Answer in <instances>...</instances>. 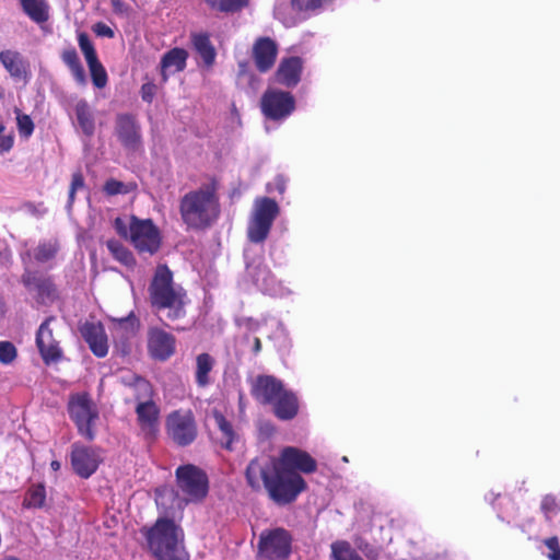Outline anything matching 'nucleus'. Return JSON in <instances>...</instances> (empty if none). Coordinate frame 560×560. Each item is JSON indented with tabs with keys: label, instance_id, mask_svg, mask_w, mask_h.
I'll use <instances>...</instances> for the list:
<instances>
[{
	"label": "nucleus",
	"instance_id": "f257e3e1",
	"mask_svg": "<svg viewBox=\"0 0 560 560\" xmlns=\"http://www.w3.org/2000/svg\"><path fill=\"white\" fill-rule=\"evenodd\" d=\"M317 470L316 460L305 451L287 446L278 457L259 456L249 462L245 470L247 485L255 491L265 490L279 506L293 503L307 488L301 474Z\"/></svg>",
	"mask_w": 560,
	"mask_h": 560
},
{
	"label": "nucleus",
	"instance_id": "f03ea898",
	"mask_svg": "<svg viewBox=\"0 0 560 560\" xmlns=\"http://www.w3.org/2000/svg\"><path fill=\"white\" fill-rule=\"evenodd\" d=\"M178 211L187 230L211 228L221 214L218 179L212 177L207 184L186 192L179 199Z\"/></svg>",
	"mask_w": 560,
	"mask_h": 560
},
{
	"label": "nucleus",
	"instance_id": "7ed1b4c3",
	"mask_svg": "<svg viewBox=\"0 0 560 560\" xmlns=\"http://www.w3.org/2000/svg\"><path fill=\"white\" fill-rule=\"evenodd\" d=\"M148 550L156 560H189L183 529L171 518L160 517L141 529Z\"/></svg>",
	"mask_w": 560,
	"mask_h": 560
},
{
	"label": "nucleus",
	"instance_id": "20e7f679",
	"mask_svg": "<svg viewBox=\"0 0 560 560\" xmlns=\"http://www.w3.org/2000/svg\"><path fill=\"white\" fill-rule=\"evenodd\" d=\"M148 291L154 310H168L167 319L176 320L185 316L186 292L182 288L174 287L173 272L166 265L156 267Z\"/></svg>",
	"mask_w": 560,
	"mask_h": 560
},
{
	"label": "nucleus",
	"instance_id": "39448f33",
	"mask_svg": "<svg viewBox=\"0 0 560 560\" xmlns=\"http://www.w3.org/2000/svg\"><path fill=\"white\" fill-rule=\"evenodd\" d=\"M70 419L75 423L78 432L88 441L95 439L94 424L98 419V410L89 393L71 395L68 402Z\"/></svg>",
	"mask_w": 560,
	"mask_h": 560
},
{
	"label": "nucleus",
	"instance_id": "423d86ee",
	"mask_svg": "<svg viewBox=\"0 0 560 560\" xmlns=\"http://www.w3.org/2000/svg\"><path fill=\"white\" fill-rule=\"evenodd\" d=\"M293 537L283 527L265 529L260 533L257 544L259 560H287L292 553Z\"/></svg>",
	"mask_w": 560,
	"mask_h": 560
},
{
	"label": "nucleus",
	"instance_id": "0eeeda50",
	"mask_svg": "<svg viewBox=\"0 0 560 560\" xmlns=\"http://www.w3.org/2000/svg\"><path fill=\"white\" fill-rule=\"evenodd\" d=\"M280 208L276 200L261 197L255 200V210L247 229V237L252 243H262L269 235Z\"/></svg>",
	"mask_w": 560,
	"mask_h": 560
},
{
	"label": "nucleus",
	"instance_id": "6e6552de",
	"mask_svg": "<svg viewBox=\"0 0 560 560\" xmlns=\"http://www.w3.org/2000/svg\"><path fill=\"white\" fill-rule=\"evenodd\" d=\"M176 483L187 502H201L209 492L207 474L192 464L182 465L175 470Z\"/></svg>",
	"mask_w": 560,
	"mask_h": 560
},
{
	"label": "nucleus",
	"instance_id": "1a4fd4ad",
	"mask_svg": "<svg viewBox=\"0 0 560 560\" xmlns=\"http://www.w3.org/2000/svg\"><path fill=\"white\" fill-rule=\"evenodd\" d=\"M165 429L172 442L180 447L192 444L198 435L196 419L190 409H177L168 413Z\"/></svg>",
	"mask_w": 560,
	"mask_h": 560
},
{
	"label": "nucleus",
	"instance_id": "9d476101",
	"mask_svg": "<svg viewBox=\"0 0 560 560\" xmlns=\"http://www.w3.org/2000/svg\"><path fill=\"white\" fill-rule=\"evenodd\" d=\"M130 242L139 254L154 255L161 247V234L151 219L130 217Z\"/></svg>",
	"mask_w": 560,
	"mask_h": 560
},
{
	"label": "nucleus",
	"instance_id": "9b49d317",
	"mask_svg": "<svg viewBox=\"0 0 560 560\" xmlns=\"http://www.w3.org/2000/svg\"><path fill=\"white\" fill-rule=\"evenodd\" d=\"M260 109L267 119L283 120L294 112L295 98L290 92L268 89L260 98Z\"/></svg>",
	"mask_w": 560,
	"mask_h": 560
},
{
	"label": "nucleus",
	"instance_id": "f8f14e48",
	"mask_svg": "<svg viewBox=\"0 0 560 560\" xmlns=\"http://www.w3.org/2000/svg\"><path fill=\"white\" fill-rule=\"evenodd\" d=\"M115 133L120 144L129 152L142 148L141 126L132 114H118L115 119Z\"/></svg>",
	"mask_w": 560,
	"mask_h": 560
},
{
	"label": "nucleus",
	"instance_id": "ddd939ff",
	"mask_svg": "<svg viewBox=\"0 0 560 560\" xmlns=\"http://www.w3.org/2000/svg\"><path fill=\"white\" fill-rule=\"evenodd\" d=\"M279 46L269 36L257 37L250 49V58L259 73L269 72L276 65Z\"/></svg>",
	"mask_w": 560,
	"mask_h": 560
},
{
	"label": "nucleus",
	"instance_id": "4468645a",
	"mask_svg": "<svg viewBox=\"0 0 560 560\" xmlns=\"http://www.w3.org/2000/svg\"><path fill=\"white\" fill-rule=\"evenodd\" d=\"M284 387V383L277 376L258 374L250 381V395L258 404L270 406Z\"/></svg>",
	"mask_w": 560,
	"mask_h": 560
},
{
	"label": "nucleus",
	"instance_id": "2eb2a0df",
	"mask_svg": "<svg viewBox=\"0 0 560 560\" xmlns=\"http://www.w3.org/2000/svg\"><path fill=\"white\" fill-rule=\"evenodd\" d=\"M135 412L141 434L147 441H154L160 431L161 410L152 399L136 405Z\"/></svg>",
	"mask_w": 560,
	"mask_h": 560
},
{
	"label": "nucleus",
	"instance_id": "dca6fc26",
	"mask_svg": "<svg viewBox=\"0 0 560 560\" xmlns=\"http://www.w3.org/2000/svg\"><path fill=\"white\" fill-rule=\"evenodd\" d=\"M102 459L92 447L73 443L71 446V465L73 471L81 478H90L98 468Z\"/></svg>",
	"mask_w": 560,
	"mask_h": 560
},
{
	"label": "nucleus",
	"instance_id": "f3484780",
	"mask_svg": "<svg viewBox=\"0 0 560 560\" xmlns=\"http://www.w3.org/2000/svg\"><path fill=\"white\" fill-rule=\"evenodd\" d=\"M54 317L46 318L39 326L36 334V346L45 364L56 363L62 358V350L59 347L49 327Z\"/></svg>",
	"mask_w": 560,
	"mask_h": 560
},
{
	"label": "nucleus",
	"instance_id": "a211bd4d",
	"mask_svg": "<svg viewBox=\"0 0 560 560\" xmlns=\"http://www.w3.org/2000/svg\"><path fill=\"white\" fill-rule=\"evenodd\" d=\"M175 337L158 327L148 330V351L153 359L165 361L175 353Z\"/></svg>",
	"mask_w": 560,
	"mask_h": 560
},
{
	"label": "nucleus",
	"instance_id": "6ab92c4d",
	"mask_svg": "<svg viewBox=\"0 0 560 560\" xmlns=\"http://www.w3.org/2000/svg\"><path fill=\"white\" fill-rule=\"evenodd\" d=\"M79 330L95 357L104 358L108 353L107 336L101 322H85Z\"/></svg>",
	"mask_w": 560,
	"mask_h": 560
},
{
	"label": "nucleus",
	"instance_id": "aec40b11",
	"mask_svg": "<svg viewBox=\"0 0 560 560\" xmlns=\"http://www.w3.org/2000/svg\"><path fill=\"white\" fill-rule=\"evenodd\" d=\"M270 407L277 419L291 421L299 415L300 399L296 393L284 387L281 394L270 404Z\"/></svg>",
	"mask_w": 560,
	"mask_h": 560
},
{
	"label": "nucleus",
	"instance_id": "412c9836",
	"mask_svg": "<svg viewBox=\"0 0 560 560\" xmlns=\"http://www.w3.org/2000/svg\"><path fill=\"white\" fill-rule=\"evenodd\" d=\"M302 70L303 60L301 57L291 56L283 58L275 72V79L281 85L294 88L301 81Z\"/></svg>",
	"mask_w": 560,
	"mask_h": 560
},
{
	"label": "nucleus",
	"instance_id": "4be33fe9",
	"mask_svg": "<svg viewBox=\"0 0 560 560\" xmlns=\"http://www.w3.org/2000/svg\"><path fill=\"white\" fill-rule=\"evenodd\" d=\"M21 282L26 289L36 290L37 301L42 303L56 298V287L50 277H43L36 271L25 270Z\"/></svg>",
	"mask_w": 560,
	"mask_h": 560
},
{
	"label": "nucleus",
	"instance_id": "5701e85b",
	"mask_svg": "<svg viewBox=\"0 0 560 560\" xmlns=\"http://www.w3.org/2000/svg\"><path fill=\"white\" fill-rule=\"evenodd\" d=\"M0 63L15 80L25 79L28 74V62L18 50L4 49L0 51Z\"/></svg>",
	"mask_w": 560,
	"mask_h": 560
},
{
	"label": "nucleus",
	"instance_id": "b1692460",
	"mask_svg": "<svg viewBox=\"0 0 560 560\" xmlns=\"http://www.w3.org/2000/svg\"><path fill=\"white\" fill-rule=\"evenodd\" d=\"M188 51L180 47H174L167 50L161 58L160 70L163 82L168 80V71L182 72L187 65Z\"/></svg>",
	"mask_w": 560,
	"mask_h": 560
},
{
	"label": "nucleus",
	"instance_id": "393cba45",
	"mask_svg": "<svg viewBox=\"0 0 560 560\" xmlns=\"http://www.w3.org/2000/svg\"><path fill=\"white\" fill-rule=\"evenodd\" d=\"M190 42L194 50L202 59L203 66L212 68L215 63L217 50L210 39V34L207 32H192L190 34Z\"/></svg>",
	"mask_w": 560,
	"mask_h": 560
},
{
	"label": "nucleus",
	"instance_id": "a878e982",
	"mask_svg": "<svg viewBox=\"0 0 560 560\" xmlns=\"http://www.w3.org/2000/svg\"><path fill=\"white\" fill-rule=\"evenodd\" d=\"M60 58L70 70L75 82L84 86L86 84V75L75 48L71 46L63 49Z\"/></svg>",
	"mask_w": 560,
	"mask_h": 560
},
{
	"label": "nucleus",
	"instance_id": "bb28decb",
	"mask_svg": "<svg viewBox=\"0 0 560 560\" xmlns=\"http://www.w3.org/2000/svg\"><path fill=\"white\" fill-rule=\"evenodd\" d=\"M214 365V358L207 352L196 357L195 382L198 387L205 388L211 383L210 373Z\"/></svg>",
	"mask_w": 560,
	"mask_h": 560
},
{
	"label": "nucleus",
	"instance_id": "cd10ccee",
	"mask_svg": "<svg viewBox=\"0 0 560 560\" xmlns=\"http://www.w3.org/2000/svg\"><path fill=\"white\" fill-rule=\"evenodd\" d=\"M23 12L35 23H45L49 19V5L46 0H20Z\"/></svg>",
	"mask_w": 560,
	"mask_h": 560
},
{
	"label": "nucleus",
	"instance_id": "c85d7f7f",
	"mask_svg": "<svg viewBox=\"0 0 560 560\" xmlns=\"http://www.w3.org/2000/svg\"><path fill=\"white\" fill-rule=\"evenodd\" d=\"M75 116L80 128L88 137L93 136L95 131L94 116L89 103L85 100L77 102L74 107Z\"/></svg>",
	"mask_w": 560,
	"mask_h": 560
},
{
	"label": "nucleus",
	"instance_id": "c756f323",
	"mask_svg": "<svg viewBox=\"0 0 560 560\" xmlns=\"http://www.w3.org/2000/svg\"><path fill=\"white\" fill-rule=\"evenodd\" d=\"M132 390V400L137 404L149 401L153 399L154 389L152 384L141 376H133L132 383H130ZM131 399H126V402H130Z\"/></svg>",
	"mask_w": 560,
	"mask_h": 560
},
{
	"label": "nucleus",
	"instance_id": "7c9ffc66",
	"mask_svg": "<svg viewBox=\"0 0 560 560\" xmlns=\"http://www.w3.org/2000/svg\"><path fill=\"white\" fill-rule=\"evenodd\" d=\"M110 322L113 324V329L122 338L135 336L139 327V319L136 317L133 312L129 313L125 317H113L110 318Z\"/></svg>",
	"mask_w": 560,
	"mask_h": 560
},
{
	"label": "nucleus",
	"instance_id": "2f4dec72",
	"mask_svg": "<svg viewBox=\"0 0 560 560\" xmlns=\"http://www.w3.org/2000/svg\"><path fill=\"white\" fill-rule=\"evenodd\" d=\"M106 246L113 257L128 268L136 266L133 254L117 240H108Z\"/></svg>",
	"mask_w": 560,
	"mask_h": 560
},
{
	"label": "nucleus",
	"instance_id": "473e14b6",
	"mask_svg": "<svg viewBox=\"0 0 560 560\" xmlns=\"http://www.w3.org/2000/svg\"><path fill=\"white\" fill-rule=\"evenodd\" d=\"M214 420L221 432V446L225 450L232 451L233 442L236 438L232 423L222 413H215Z\"/></svg>",
	"mask_w": 560,
	"mask_h": 560
},
{
	"label": "nucleus",
	"instance_id": "72a5a7b5",
	"mask_svg": "<svg viewBox=\"0 0 560 560\" xmlns=\"http://www.w3.org/2000/svg\"><path fill=\"white\" fill-rule=\"evenodd\" d=\"M46 501V489L43 483L32 485L24 497L23 506L27 509H40Z\"/></svg>",
	"mask_w": 560,
	"mask_h": 560
},
{
	"label": "nucleus",
	"instance_id": "f704fd0d",
	"mask_svg": "<svg viewBox=\"0 0 560 560\" xmlns=\"http://www.w3.org/2000/svg\"><path fill=\"white\" fill-rule=\"evenodd\" d=\"M332 560H364L349 541L337 540L331 544Z\"/></svg>",
	"mask_w": 560,
	"mask_h": 560
},
{
	"label": "nucleus",
	"instance_id": "c9c22d12",
	"mask_svg": "<svg viewBox=\"0 0 560 560\" xmlns=\"http://www.w3.org/2000/svg\"><path fill=\"white\" fill-rule=\"evenodd\" d=\"M214 11L235 13L248 5L249 0H203Z\"/></svg>",
	"mask_w": 560,
	"mask_h": 560
},
{
	"label": "nucleus",
	"instance_id": "e433bc0d",
	"mask_svg": "<svg viewBox=\"0 0 560 560\" xmlns=\"http://www.w3.org/2000/svg\"><path fill=\"white\" fill-rule=\"evenodd\" d=\"M88 67L94 86L97 89H104L107 85L108 75L100 59L88 63Z\"/></svg>",
	"mask_w": 560,
	"mask_h": 560
},
{
	"label": "nucleus",
	"instance_id": "4c0bfd02",
	"mask_svg": "<svg viewBox=\"0 0 560 560\" xmlns=\"http://www.w3.org/2000/svg\"><path fill=\"white\" fill-rule=\"evenodd\" d=\"M78 44L86 60V63L98 60L95 47L90 39V36L85 32H80L78 34Z\"/></svg>",
	"mask_w": 560,
	"mask_h": 560
},
{
	"label": "nucleus",
	"instance_id": "58836bf2",
	"mask_svg": "<svg viewBox=\"0 0 560 560\" xmlns=\"http://www.w3.org/2000/svg\"><path fill=\"white\" fill-rule=\"evenodd\" d=\"M16 114V127L19 135L25 139H28L35 129V125L30 115L22 113L19 108H15Z\"/></svg>",
	"mask_w": 560,
	"mask_h": 560
},
{
	"label": "nucleus",
	"instance_id": "ea45409f",
	"mask_svg": "<svg viewBox=\"0 0 560 560\" xmlns=\"http://www.w3.org/2000/svg\"><path fill=\"white\" fill-rule=\"evenodd\" d=\"M57 250L51 243H40L34 250V258L37 262L44 264L55 258Z\"/></svg>",
	"mask_w": 560,
	"mask_h": 560
},
{
	"label": "nucleus",
	"instance_id": "a19ab883",
	"mask_svg": "<svg viewBox=\"0 0 560 560\" xmlns=\"http://www.w3.org/2000/svg\"><path fill=\"white\" fill-rule=\"evenodd\" d=\"M540 509L547 521H550L560 511V505L553 495H545L541 500Z\"/></svg>",
	"mask_w": 560,
	"mask_h": 560
},
{
	"label": "nucleus",
	"instance_id": "79ce46f5",
	"mask_svg": "<svg viewBox=\"0 0 560 560\" xmlns=\"http://www.w3.org/2000/svg\"><path fill=\"white\" fill-rule=\"evenodd\" d=\"M18 357V350L11 341H0V363L11 364Z\"/></svg>",
	"mask_w": 560,
	"mask_h": 560
},
{
	"label": "nucleus",
	"instance_id": "37998d69",
	"mask_svg": "<svg viewBox=\"0 0 560 560\" xmlns=\"http://www.w3.org/2000/svg\"><path fill=\"white\" fill-rule=\"evenodd\" d=\"M237 80L238 81H246L249 85H254L256 82V75L254 71L252 70L249 62L244 60L240 61L237 65Z\"/></svg>",
	"mask_w": 560,
	"mask_h": 560
},
{
	"label": "nucleus",
	"instance_id": "c03bdc74",
	"mask_svg": "<svg viewBox=\"0 0 560 560\" xmlns=\"http://www.w3.org/2000/svg\"><path fill=\"white\" fill-rule=\"evenodd\" d=\"M84 187V177L83 174L78 171L72 174L71 184L69 187V198H68V206L71 207L75 199V194L78 189H81Z\"/></svg>",
	"mask_w": 560,
	"mask_h": 560
},
{
	"label": "nucleus",
	"instance_id": "a18cd8bd",
	"mask_svg": "<svg viewBox=\"0 0 560 560\" xmlns=\"http://www.w3.org/2000/svg\"><path fill=\"white\" fill-rule=\"evenodd\" d=\"M158 86L153 81H148L141 85L140 95L143 102L151 104L156 94Z\"/></svg>",
	"mask_w": 560,
	"mask_h": 560
},
{
	"label": "nucleus",
	"instance_id": "49530a36",
	"mask_svg": "<svg viewBox=\"0 0 560 560\" xmlns=\"http://www.w3.org/2000/svg\"><path fill=\"white\" fill-rule=\"evenodd\" d=\"M103 190L108 196H115V195H118V194L126 192L125 184L122 182H120V180L115 179V178H110V179L106 180L105 184H104Z\"/></svg>",
	"mask_w": 560,
	"mask_h": 560
},
{
	"label": "nucleus",
	"instance_id": "de8ad7c7",
	"mask_svg": "<svg viewBox=\"0 0 560 560\" xmlns=\"http://www.w3.org/2000/svg\"><path fill=\"white\" fill-rule=\"evenodd\" d=\"M545 546L549 549L547 555L549 560H560V545L556 536L549 537L544 541Z\"/></svg>",
	"mask_w": 560,
	"mask_h": 560
},
{
	"label": "nucleus",
	"instance_id": "09e8293b",
	"mask_svg": "<svg viewBox=\"0 0 560 560\" xmlns=\"http://www.w3.org/2000/svg\"><path fill=\"white\" fill-rule=\"evenodd\" d=\"M323 0H292L293 7L300 11L314 10L322 5Z\"/></svg>",
	"mask_w": 560,
	"mask_h": 560
},
{
	"label": "nucleus",
	"instance_id": "8fccbe9b",
	"mask_svg": "<svg viewBox=\"0 0 560 560\" xmlns=\"http://www.w3.org/2000/svg\"><path fill=\"white\" fill-rule=\"evenodd\" d=\"M114 228L119 236L130 240L129 224H127L124 219L116 218L114 221Z\"/></svg>",
	"mask_w": 560,
	"mask_h": 560
},
{
	"label": "nucleus",
	"instance_id": "3c124183",
	"mask_svg": "<svg viewBox=\"0 0 560 560\" xmlns=\"http://www.w3.org/2000/svg\"><path fill=\"white\" fill-rule=\"evenodd\" d=\"M93 32L97 35V36H103V37H107V38H113L114 37V31L105 23L103 22H97L93 25Z\"/></svg>",
	"mask_w": 560,
	"mask_h": 560
},
{
	"label": "nucleus",
	"instance_id": "603ef678",
	"mask_svg": "<svg viewBox=\"0 0 560 560\" xmlns=\"http://www.w3.org/2000/svg\"><path fill=\"white\" fill-rule=\"evenodd\" d=\"M14 144L13 136H0V154L9 152Z\"/></svg>",
	"mask_w": 560,
	"mask_h": 560
},
{
	"label": "nucleus",
	"instance_id": "864d4df0",
	"mask_svg": "<svg viewBox=\"0 0 560 560\" xmlns=\"http://www.w3.org/2000/svg\"><path fill=\"white\" fill-rule=\"evenodd\" d=\"M354 545L359 551L363 552L368 557L373 550L372 546L362 537H355Z\"/></svg>",
	"mask_w": 560,
	"mask_h": 560
},
{
	"label": "nucleus",
	"instance_id": "5fc2aeb1",
	"mask_svg": "<svg viewBox=\"0 0 560 560\" xmlns=\"http://www.w3.org/2000/svg\"><path fill=\"white\" fill-rule=\"evenodd\" d=\"M112 8L115 13H125L128 10V7L121 0H112Z\"/></svg>",
	"mask_w": 560,
	"mask_h": 560
},
{
	"label": "nucleus",
	"instance_id": "6e6d98bb",
	"mask_svg": "<svg viewBox=\"0 0 560 560\" xmlns=\"http://www.w3.org/2000/svg\"><path fill=\"white\" fill-rule=\"evenodd\" d=\"M273 185H275V188L280 192V194H283L284 190H285V180L283 179L282 176H278L275 178V182H273Z\"/></svg>",
	"mask_w": 560,
	"mask_h": 560
},
{
	"label": "nucleus",
	"instance_id": "4d7b16f0",
	"mask_svg": "<svg viewBox=\"0 0 560 560\" xmlns=\"http://www.w3.org/2000/svg\"><path fill=\"white\" fill-rule=\"evenodd\" d=\"M261 340L258 337H255L253 342V353L258 354L261 351Z\"/></svg>",
	"mask_w": 560,
	"mask_h": 560
},
{
	"label": "nucleus",
	"instance_id": "13d9d810",
	"mask_svg": "<svg viewBox=\"0 0 560 560\" xmlns=\"http://www.w3.org/2000/svg\"><path fill=\"white\" fill-rule=\"evenodd\" d=\"M60 466H61V465H60V463H59L58 460H52V462L50 463V467H51V469H52V470H55V471L59 470V469H60Z\"/></svg>",
	"mask_w": 560,
	"mask_h": 560
},
{
	"label": "nucleus",
	"instance_id": "bf43d9fd",
	"mask_svg": "<svg viewBox=\"0 0 560 560\" xmlns=\"http://www.w3.org/2000/svg\"><path fill=\"white\" fill-rule=\"evenodd\" d=\"M264 428L267 432L272 433L275 431V427L270 422H266Z\"/></svg>",
	"mask_w": 560,
	"mask_h": 560
},
{
	"label": "nucleus",
	"instance_id": "052dcab7",
	"mask_svg": "<svg viewBox=\"0 0 560 560\" xmlns=\"http://www.w3.org/2000/svg\"><path fill=\"white\" fill-rule=\"evenodd\" d=\"M5 127L3 124H0V135L4 131Z\"/></svg>",
	"mask_w": 560,
	"mask_h": 560
}]
</instances>
